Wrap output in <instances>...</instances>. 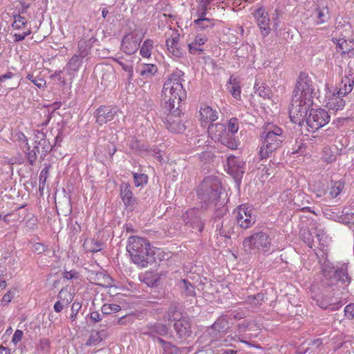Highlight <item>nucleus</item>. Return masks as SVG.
Segmentation results:
<instances>
[{
  "label": "nucleus",
  "instance_id": "f257e3e1",
  "mask_svg": "<svg viewBox=\"0 0 354 354\" xmlns=\"http://www.w3.org/2000/svg\"><path fill=\"white\" fill-rule=\"evenodd\" d=\"M352 281L348 273V265L343 263L335 267L333 263L326 260L321 266L320 288L332 294V297L316 295L313 299L316 304L324 310L335 311L343 306L342 295Z\"/></svg>",
  "mask_w": 354,
  "mask_h": 354
},
{
  "label": "nucleus",
  "instance_id": "f03ea898",
  "mask_svg": "<svg viewBox=\"0 0 354 354\" xmlns=\"http://www.w3.org/2000/svg\"><path fill=\"white\" fill-rule=\"evenodd\" d=\"M183 75L184 73L180 70L174 71L165 82L162 91L164 109L168 112L163 122L169 131L176 133L185 130V125L180 119L182 101L186 97L182 84Z\"/></svg>",
  "mask_w": 354,
  "mask_h": 354
},
{
  "label": "nucleus",
  "instance_id": "7ed1b4c3",
  "mask_svg": "<svg viewBox=\"0 0 354 354\" xmlns=\"http://www.w3.org/2000/svg\"><path fill=\"white\" fill-rule=\"evenodd\" d=\"M313 82L304 73H301L293 91L289 108V116L295 124L301 123L313 105Z\"/></svg>",
  "mask_w": 354,
  "mask_h": 354
},
{
  "label": "nucleus",
  "instance_id": "20e7f679",
  "mask_svg": "<svg viewBox=\"0 0 354 354\" xmlns=\"http://www.w3.org/2000/svg\"><path fill=\"white\" fill-rule=\"evenodd\" d=\"M222 187L216 176H207L198 185L196 194L201 208L205 210L213 209L214 216L220 218L226 214L227 207L221 199Z\"/></svg>",
  "mask_w": 354,
  "mask_h": 354
},
{
  "label": "nucleus",
  "instance_id": "39448f33",
  "mask_svg": "<svg viewBox=\"0 0 354 354\" xmlns=\"http://www.w3.org/2000/svg\"><path fill=\"white\" fill-rule=\"evenodd\" d=\"M127 250L132 261L144 268L155 262V252L149 242L142 237L131 236L128 239Z\"/></svg>",
  "mask_w": 354,
  "mask_h": 354
},
{
  "label": "nucleus",
  "instance_id": "423d86ee",
  "mask_svg": "<svg viewBox=\"0 0 354 354\" xmlns=\"http://www.w3.org/2000/svg\"><path fill=\"white\" fill-rule=\"evenodd\" d=\"M286 136L283 130L273 124H268L260 135V149L259 155L261 159L268 158L274 151L281 147Z\"/></svg>",
  "mask_w": 354,
  "mask_h": 354
},
{
  "label": "nucleus",
  "instance_id": "0eeeda50",
  "mask_svg": "<svg viewBox=\"0 0 354 354\" xmlns=\"http://www.w3.org/2000/svg\"><path fill=\"white\" fill-rule=\"evenodd\" d=\"M271 245V239L269 235L261 230L255 231L253 234L246 237L243 242L245 251L250 253L252 250H261L263 252L268 251Z\"/></svg>",
  "mask_w": 354,
  "mask_h": 354
},
{
  "label": "nucleus",
  "instance_id": "6e6552de",
  "mask_svg": "<svg viewBox=\"0 0 354 354\" xmlns=\"http://www.w3.org/2000/svg\"><path fill=\"white\" fill-rule=\"evenodd\" d=\"M305 118V120L300 124L299 126H302L304 122L306 123L313 131L319 129L329 122L330 116L328 112L323 109H311L309 114Z\"/></svg>",
  "mask_w": 354,
  "mask_h": 354
},
{
  "label": "nucleus",
  "instance_id": "1a4fd4ad",
  "mask_svg": "<svg viewBox=\"0 0 354 354\" xmlns=\"http://www.w3.org/2000/svg\"><path fill=\"white\" fill-rule=\"evenodd\" d=\"M96 122L102 125L111 121H119L120 117H123L122 112L117 106H100L95 111Z\"/></svg>",
  "mask_w": 354,
  "mask_h": 354
},
{
  "label": "nucleus",
  "instance_id": "9d476101",
  "mask_svg": "<svg viewBox=\"0 0 354 354\" xmlns=\"http://www.w3.org/2000/svg\"><path fill=\"white\" fill-rule=\"evenodd\" d=\"M235 222L239 227L246 230L256 222V216L252 214V209L242 204L233 211Z\"/></svg>",
  "mask_w": 354,
  "mask_h": 354
},
{
  "label": "nucleus",
  "instance_id": "9b49d317",
  "mask_svg": "<svg viewBox=\"0 0 354 354\" xmlns=\"http://www.w3.org/2000/svg\"><path fill=\"white\" fill-rule=\"evenodd\" d=\"M34 149L39 155L41 159H44L48 152L53 149L50 138L42 131H37L35 133Z\"/></svg>",
  "mask_w": 354,
  "mask_h": 354
},
{
  "label": "nucleus",
  "instance_id": "f8f14e48",
  "mask_svg": "<svg viewBox=\"0 0 354 354\" xmlns=\"http://www.w3.org/2000/svg\"><path fill=\"white\" fill-rule=\"evenodd\" d=\"M169 329V327L162 323L151 322L142 329V334L151 337L158 343V339H162L161 337L167 335Z\"/></svg>",
  "mask_w": 354,
  "mask_h": 354
},
{
  "label": "nucleus",
  "instance_id": "ddd939ff",
  "mask_svg": "<svg viewBox=\"0 0 354 354\" xmlns=\"http://www.w3.org/2000/svg\"><path fill=\"white\" fill-rule=\"evenodd\" d=\"M174 328L181 341L186 340L192 335L191 322L187 315L180 317V319L176 320Z\"/></svg>",
  "mask_w": 354,
  "mask_h": 354
},
{
  "label": "nucleus",
  "instance_id": "4468645a",
  "mask_svg": "<svg viewBox=\"0 0 354 354\" xmlns=\"http://www.w3.org/2000/svg\"><path fill=\"white\" fill-rule=\"evenodd\" d=\"M88 55V49L83 44H79L78 51L68 62L66 69L70 72H77L80 69L84 58Z\"/></svg>",
  "mask_w": 354,
  "mask_h": 354
},
{
  "label": "nucleus",
  "instance_id": "2eb2a0df",
  "mask_svg": "<svg viewBox=\"0 0 354 354\" xmlns=\"http://www.w3.org/2000/svg\"><path fill=\"white\" fill-rule=\"evenodd\" d=\"M120 194L122 202L127 208L134 209L138 204L137 198L133 196L131 185L128 183L122 182L120 186Z\"/></svg>",
  "mask_w": 354,
  "mask_h": 354
},
{
  "label": "nucleus",
  "instance_id": "dca6fc26",
  "mask_svg": "<svg viewBox=\"0 0 354 354\" xmlns=\"http://www.w3.org/2000/svg\"><path fill=\"white\" fill-rule=\"evenodd\" d=\"M227 163L228 166V174L232 175L236 181L241 180L245 172L244 162L235 156H230L227 159Z\"/></svg>",
  "mask_w": 354,
  "mask_h": 354
},
{
  "label": "nucleus",
  "instance_id": "f3484780",
  "mask_svg": "<svg viewBox=\"0 0 354 354\" xmlns=\"http://www.w3.org/2000/svg\"><path fill=\"white\" fill-rule=\"evenodd\" d=\"M185 225L193 230L201 232L204 228V223L200 216L196 215L195 209L187 211L183 216Z\"/></svg>",
  "mask_w": 354,
  "mask_h": 354
},
{
  "label": "nucleus",
  "instance_id": "a211bd4d",
  "mask_svg": "<svg viewBox=\"0 0 354 354\" xmlns=\"http://www.w3.org/2000/svg\"><path fill=\"white\" fill-rule=\"evenodd\" d=\"M254 17L257 19V23L261 33L263 36H266L270 31V19L268 14L263 8H258L254 12Z\"/></svg>",
  "mask_w": 354,
  "mask_h": 354
},
{
  "label": "nucleus",
  "instance_id": "6ab92c4d",
  "mask_svg": "<svg viewBox=\"0 0 354 354\" xmlns=\"http://www.w3.org/2000/svg\"><path fill=\"white\" fill-rule=\"evenodd\" d=\"M333 41L336 44L337 51L340 52L342 55H348L350 58L354 57V41L353 39H333Z\"/></svg>",
  "mask_w": 354,
  "mask_h": 354
},
{
  "label": "nucleus",
  "instance_id": "aec40b11",
  "mask_svg": "<svg viewBox=\"0 0 354 354\" xmlns=\"http://www.w3.org/2000/svg\"><path fill=\"white\" fill-rule=\"evenodd\" d=\"M208 133L212 140L219 142L228 133V131L224 124L216 123L211 124L208 127Z\"/></svg>",
  "mask_w": 354,
  "mask_h": 354
},
{
  "label": "nucleus",
  "instance_id": "412c9836",
  "mask_svg": "<svg viewBox=\"0 0 354 354\" xmlns=\"http://www.w3.org/2000/svg\"><path fill=\"white\" fill-rule=\"evenodd\" d=\"M341 94L333 93L331 95L327 97V102L326 106L330 111H333L336 113L339 110H342L345 106V100L342 98Z\"/></svg>",
  "mask_w": 354,
  "mask_h": 354
},
{
  "label": "nucleus",
  "instance_id": "4be33fe9",
  "mask_svg": "<svg viewBox=\"0 0 354 354\" xmlns=\"http://www.w3.org/2000/svg\"><path fill=\"white\" fill-rule=\"evenodd\" d=\"M139 47V43L136 37L131 35H125L122 41L121 50L127 55L135 53Z\"/></svg>",
  "mask_w": 354,
  "mask_h": 354
},
{
  "label": "nucleus",
  "instance_id": "5701e85b",
  "mask_svg": "<svg viewBox=\"0 0 354 354\" xmlns=\"http://www.w3.org/2000/svg\"><path fill=\"white\" fill-rule=\"evenodd\" d=\"M294 204L299 209L301 212H308L315 213L310 207L307 205L310 204V196L304 192H299L297 193L293 198Z\"/></svg>",
  "mask_w": 354,
  "mask_h": 354
},
{
  "label": "nucleus",
  "instance_id": "b1692460",
  "mask_svg": "<svg viewBox=\"0 0 354 354\" xmlns=\"http://www.w3.org/2000/svg\"><path fill=\"white\" fill-rule=\"evenodd\" d=\"M179 35L172 38H168L166 40V46L170 53L176 57H181L183 56L184 50L179 45Z\"/></svg>",
  "mask_w": 354,
  "mask_h": 354
},
{
  "label": "nucleus",
  "instance_id": "393cba45",
  "mask_svg": "<svg viewBox=\"0 0 354 354\" xmlns=\"http://www.w3.org/2000/svg\"><path fill=\"white\" fill-rule=\"evenodd\" d=\"M229 328L228 321L224 317H221L212 325L209 334L216 337L219 333H226Z\"/></svg>",
  "mask_w": 354,
  "mask_h": 354
},
{
  "label": "nucleus",
  "instance_id": "a878e982",
  "mask_svg": "<svg viewBox=\"0 0 354 354\" xmlns=\"http://www.w3.org/2000/svg\"><path fill=\"white\" fill-rule=\"evenodd\" d=\"M180 313V304L173 301L169 304L167 310L165 313L164 319L169 322H174L180 319V317H184Z\"/></svg>",
  "mask_w": 354,
  "mask_h": 354
},
{
  "label": "nucleus",
  "instance_id": "bb28decb",
  "mask_svg": "<svg viewBox=\"0 0 354 354\" xmlns=\"http://www.w3.org/2000/svg\"><path fill=\"white\" fill-rule=\"evenodd\" d=\"M354 85V76L353 74L345 75L342 79L339 84L338 94H341L344 96L351 92Z\"/></svg>",
  "mask_w": 354,
  "mask_h": 354
},
{
  "label": "nucleus",
  "instance_id": "cd10ccee",
  "mask_svg": "<svg viewBox=\"0 0 354 354\" xmlns=\"http://www.w3.org/2000/svg\"><path fill=\"white\" fill-rule=\"evenodd\" d=\"M200 116L203 122H213L218 118L216 111H214L209 106L204 104L201 107Z\"/></svg>",
  "mask_w": 354,
  "mask_h": 354
},
{
  "label": "nucleus",
  "instance_id": "c85d7f7f",
  "mask_svg": "<svg viewBox=\"0 0 354 354\" xmlns=\"http://www.w3.org/2000/svg\"><path fill=\"white\" fill-rule=\"evenodd\" d=\"M227 84H229L227 86V89L233 97L236 100H240L241 88L239 84V81L237 78L230 76Z\"/></svg>",
  "mask_w": 354,
  "mask_h": 354
},
{
  "label": "nucleus",
  "instance_id": "c756f323",
  "mask_svg": "<svg viewBox=\"0 0 354 354\" xmlns=\"http://www.w3.org/2000/svg\"><path fill=\"white\" fill-rule=\"evenodd\" d=\"M140 71V75L145 80L151 79L158 71V67L152 64H143Z\"/></svg>",
  "mask_w": 354,
  "mask_h": 354
},
{
  "label": "nucleus",
  "instance_id": "7c9ffc66",
  "mask_svg": "<svg viewBox=\"0 0 354 354\" xmlns=\"http://www.w3.org/2000/svg\"><path fill=\"white\" fill-rule=\"evenodd\" d=\"M315 13L316 14V25L324 24L330 19V16L327 6L317 8L315 10Z\"/></svg>",
  "mask_w": 354,
  "mask_h": 354
},
{
  "label": "nucleus",
  "instance_id": "2f4dec72",
  "mask_svg": "<svg viewBox=\"0 0 354 354\" xmlns=\"http://www.w3.org/2000/svg\"><path fill=\"white\" fill-rule=\"evenodd\" d=\"M158 344L162 349V354H181L180 349L170 342L158 339Z\"/></svg>",
  "mask_w": 354,
  "mask_h": 354
},
{
  "label": "nucleus",
  "instance_id": "473e14b6",
  "mask_svg": "<svg viewBox=\"0 0 354 354\" xmlns=\"http://www.w3.org/2000/svg\"><path fill=\"white\" fill-rule=\"evenodd\" d=\"M180 287L186 297H195L196 292L194 286L187 279H181L180 282Z\"/></svg>",
  "mask_w": 354,
  "mask_h": 354
},
{
  "label": "nucleus",
  "instance_id": "72a5a7b5",
  "mask_svg": "<svg viewBox=\"0 0 354 354\" xmlns=\"http://www.w3.org/2000/svg\"><path fill=\"white\" fill-rule=\"evenodd\" d=\"M265 295L262 292L256 295H249L246 298V302L253 307H257L262 305L264 301Z\"/></svg>",
  "mask_w": 354,
  "mask_h": 354
},
{
  "label": "nucleus",
  "instance_id": "f704fd0d",
  "mask_svg": "<svg viewBox=\"0 0 354 354\" xmlns=\"http://www.w3.org/2000/svg\"><path fill=\"white\" fill-rule=\"evenodd\" d=\"M22 136L25 138V140H26V145H27V152H26V158H27V160L28 162V163L30 165H34L36 160H37V155L38 154V152H37L36 151V149H34L33 147H31L30 146L28 145V140L26 138L24 134H21Z\"/></svg>",
  "mask_w": 354,
  "mask_h": 354
},
{
  "label": "nucleus",
  "instance_id": "c9c22d12",
  "mask_svg": "<svg viewBox=\"0 0 354 354\" xmlns=\"http://www.w3.org/2000/svg\"><path fill=\"white\" fill-rule=\"evenodd\" d=\"M254 88L255 90V93H258L259 96L263 97V98L269 97L270 91L269 87L266 86L264 83H260L257 80Z\"/></svg>",
  "mask_w": 354,
  "mask_h": 354
},
{
  "label": "nucleus",
  "instance_id": "e433bc0d",
  "mask_svg": "<svg viewBox=\"0 0 354 354\" xmlns=\"http://www.w3.org/2000/svg\"><path fill=\"white\" fill-rule=\"evenodd\" d=\"M209 3L210 0H200L196 9L195 15L198 18L205 17Z\"/></svg>",
  "mask_w": 354,
  "mask_h": 354
},
{
  "label": "nucleus",
  "instance_id": "4c0bfd02",
  "mask_svg": "<svg viewBox=\"0 0 354 354\" xmlns=\"http://www.w3.org/2000/svg\"><path fill=\"white\" fill-rule=\"evenodd\" d=\"M219 142L230 149H236L238 147V142L234 138L233 134H230L229 132L219 141Z\"/></svg>",
  "mask_w": 354,
  "mask_h": 354
},
{
  "label": "nucleus",
  "instance_id": "58836bf2",
  "mask_svg": "<svg viewBox=\"0 0 354 354\" xmlns=\"http://www.w3.org/2000/svg\"><path fill=\"white\" fill-rule=\"evenodd\" d=\"M194 23L201 29L213 28L214 26V20L207 17L198 18L194 21Z\"/></svg>",
  "mask_w": 354,
  "mask_h": 354
},
{
  "label": "nucleus",
  "instance_id": "ea45409f",
  "mask_svg": "<svg viewBox=\"0 0 354 354\" xmlns=\"http://www.w3.org/2000/svg\"><path fill=\"white\" fill-rule=\"evenodd\" d=\"M308 345L310 346L306 349H304L302 347L299 348L298 350L299 353L303 354H312L315 348H318L321 345H322V340L321 339L312 340Z\"/></svg>",
  "mask_w": 354,
  "mask_h": 354
},
{
  "label": "nucleus",
  "instance_id": "a19ab883",
  "mask_svg": "<svg viewBox=\"0 0 354 354\" xmlns=\"http://www.w3.org/2000/svg\"><path fill=\"white\" fill-rule=\"evenodd\" d=\"M153 42L151 39H147L140 48V53L143 57H149L151 55Z\"/></svg>",
  "mask_w": 354,
  "mask_h": 354
},
{
  "label": "nucleus",
  "instance_id": "79ce46f5",
  "mask_svg": "<svg viewBox=\"0 0 354 354\" xmlns=\"http://www.w3.org/2000/svg\"><path fill=\"white\" fill-rule=\"evenodd\" d=\"M121 310L120 306L115 304H105L102 306V315H111L119 312Z\"/></svg>",
  "mask_w": 354,
  "mask_h": 354
},
{
  "label": "nucleus",
  "instance_id": "37998d69",
  "mask_svg": "<svg viewBox=\"0 0 354 354\" xmlns=\"http://www.w3.org/2000/svg\"><path fill=\"white\" fill-rule=\"evenodd\" d=\"M344 187V183L341 181H336L333 183L329 191V195L332 198L337 197Z\"/></svg>",
  "mask_w": 354,
  "mask_h": 354
},
{
  "label": "nucleus",
  "instance_id": "c03bdc74",
  "mask_svg": "<svg viewBox=\"0 0 354 354\" xmlns=\"http://www.w3.org/2000/svg\"><path fill=\"white\" fill-rule=\"evenodd\" d=\"M57 299L58 301L64 302V304L69 305V304L73 301V297L67 290L62 289L57 295Z\"/></svg>",
  "mask_w": 354,
  "mask_h": 354
},
{
  "label": "nucleus",
  "instance_id": "a18cd8bd",
  "mask_svg": "<svg viewBox=\"0 0 354 354\" xmlns=\"http://www.w3.org/2000/svg\"><path fill=\"white\" fill-rule=\"evenodd\" d=\"M50 165H45L39 174V189H44L46 181L49 176Z\"/></svg>",
  "mask_w": 354,
  "mask_h": 354
},
{
  "label": "nucleus",
  "instance_id": "49530a36",
  "mask_svg": "<svg viewBox=\"0 0 354 354\" xmlns=\"http://www.w3.org/2000/svg\"><path fill=\"white\" fill-rule=\"evenodd\" d=\"M50 133L54 136L53 147L55 148L57 145H59L63 140V133L60 129H51Z\"/></svg>",
  "mask_w": 354,
  "mask_h": 354
},
{
  "label": "nucleus",
  "instance_id": "de8ad7c7",
  "mask_svg": "<svg viewBox=\"0 0 354 354\" xmlns=\"http://www.w3.org/2000/svg\"><path fill=\"white\" fill-rule=\"evenodd\" d=\"M26 78L31 81L39 88H43L46 86V81L41 77L29 73L26 76Z\"/></svg>",
  "mask_w": 354,
  "mask_h": 354
},
{
  "label": "nucleus",
  "instance_id": "09e8293b",
  "mask_svg": "<svg viewBox=\"0 0 354 354\" xmlns=\"http://www.w3.org/2000/svg\"><path fill=\"white\" fill-rule=\"evenodd\" d=\"M133 181H134V185L136 187L143 186L144 185L147 184V183L148 181V176H147V175H146L145 174L134 173L133 174Z\"/></svg>",
  "mask_w": 354,
  "mask_h": 354
},
{
  "label": "nucleus",
  "instance_id": "8fccbe9b",
  "mask_svg": "<svg viewBox=\"0 0 354 354\" xmlns=\"http://www.w3.org/2000/svg\"><path fill=\"white\" fill-rule=\"evenodd\" d=\"M27 24V20L20 15H14V22L12 26L14 28L19 29Z\"/></svg>",
  "mask_w": 354,
  "mask_h": 354
},
{
  "label": "nucleus",
  "instance_id": "3c124183",
  "mask_svg": "<svg viewBox=\"0 0 354 354\" xmlns=\"http://www.w3.org/2000/svg\"><path fill=\"white\" fill-rule=\"evenodd\" d=\"M102 341L95 330H92L88 339L86 342V346L97 345Z\"/></svg>",
  "mask_w": 354,
  "mask_h": 354
},
{
  "label": "nucleus",
  "instance_id": "603ef678",
  "mask_svg": "<svg viewBox=\"0 0 354 354\" xmlns=\"http://www.w3.org/2000/svg\"><path fill=\"white\" fill-rule=\"evenodd\" d=\"M239 130V122L238 120L236 118H232L228 121V132L230 134H234L236 133Z\"/></svg>",
  "mask_w": 354,
  "mask_h": 354
},
{
  "label": "nucleus",
  "instance_id": "864d4df0",
  "mask_svg": "<svg viewBox=\"0 0 354 354\" xmlns=\"http://www.w3.org/2000/svg\"><path fill=\"white\" fill-rule=\"evenodd\" d=\"M81 308H82V305L79 302L75 301L72 304L71 314L70 315V319L72 322H73L74 321L76 320L77 313H78L79 310L81 309Z\"/></svg>",
  "mask_w": 354,
  "mask_h": 354
},
{
  "label": "nucleus",
  "instance_id": "5fc2aeb1",
  "mask_svg": "<svg viewBox=\"0 0 354 354\" xmlns=\"http://www.w3.org/2000/svg\"><path fill=\"white\" fill-rule=\"evenodd\" d=\"M102 242L98 240H91L88 250L93 253L100 251L102 248Z\"/></svg>",
  "mask_w": 354,
  "mask_h": 354
},
{
  "label": "nucleus",
  "instance_id": "6e6d98bb",
  "mask_svg": "<svg viewBox=\"0 0 354 354\" xmlns=\"http://www.w3.org/2000/svg\"><path fill=\"white\" fill-rule=\"evenodd\" d=\"M342 222L346 225L354 227V213H346L341 217Z\"/></svg>",
  "mask_w": 354,
  "mask_h": 354
},
{
  "label": "nucleus",
  "instance_id": "4d7b16f0",
  "mask_svg": "<svg viewBox=\"0 0 354 354\" xmlns=\"http://www.w3.org/2000/svg\"><path fill=\"white\" fill-rule=\"evenodd\" d=\"M344 315L348 319L354 318V304H349L344 308Z\"/></svg>",
  "mask_w": 354,
  "mask_h": 354
},
{
  "label": "nucleus",
  "instance_id": "13d9d810",
  "mask_svg": "<svg viewBox=\"0 0 354 354\" xmlns=\"http://www.w3.org/2000/svg\"><path fill=\"white\" fill-rule=\"evenodd\" d=\"M14 296H15V292L11 290H9L7 293H6L3 295V297L2 298V301H1V304L2 305H8L12 301V299L14 298Z\"/></svg>",
  "mask_w": 354,
  "mask_h": 354
},
{
  "label": "nucleus",
  "instance_id": "bf43d9fd",
  "mask_svg": "<svg viewBox=\"0 0 354 354\" xmlns=\"http://www.w3.org/2000/svg\"><path fill=\"white\" fill-rule=\"evenodd\" d=\"M32 250L37 254H42L47 250V246L41 243H36L33 245Z\"/></svg>",
  "mask_w": 354,
  "mask_h": 354
},
{
  "label": "nucleus",
  "instance_id": "052dcab7",
  "mask_svg": "<svg viewBox=\"0 0 354 354\" xmlns=\"http://www.w3.org/2000/svg\"><path fill=\"white\" fill-rule=\"evenodd\" d=\"M133 322V317L130 315H123L118 319L117 324L119 325H127Z\"/></svg>",
  "mask_w": 354,
  "mask_h": 354
},
{
  "label": "nucleus",
  "instance_id": "680f3d73",
  "mask_svg": "<svg viewBox=\"0 0 354 354\" xmlns=\"http://www.w3.org/2000/svg\"><path fill=\"white\" fill-rule=\"evenodd\" d=\"M79 277V273L75 270L65 271L64 272V278L68 280L73 279H77Z\"/></svg>",
  "mask_w": 354,
  "mask_h": 354
},
{
  "label": "nucleus",
  "instance_id": "e2e57ef3",
  "mask_svg": "<svg viewBox=\"0 0 354 354\" xmlns=\"http://www.w3.org/2000/svg\"><path fill=\"white\" fill-rule=\"evenodd\" d=\"M23 331L21 330H16L13 336H12V342L15 344H17L19 342L21 341V338H22V336H23Z\"/></svg>",
  "mask_w": 354,
  "mask_h": 354
},
{
  "label": "nucleus",
  "instance_id": "0e129e2a",
  "mask_svg": "<svg viewBox=\"0 0 354 354\" xmlns=\"http://www.w3.org/2000/svg\"><path fill=\"white\" fill-rule=\"evenodd\" d=\"M104 315L100 314L97 311H93L90 313V319L93 322H98L101 321Z\"/></svg>",
  "mask_w": 354,
  "mask_h": 354
},
{
  "label": "nucleus",
  "instance_id": "69168bd1",
  "mask_svg": "<svg viewBox=\"0 0 354 354\" xmlns=\"http://www.w3.org/2000/svg\"><path fill=\"white\" fill-rule=\"evenodd\" d=\"M31 30H28L26 32H24L23 33H16L14 35L15 37V41H21L24 40L26 37L30 35Z\"/></svg>",
  "mask_w": 354,
  "mask_h": 354
},
{
  "label": "nucleus",
  "instance_id": "338daca9",
  "mask_svg": "<svg viewBox=\"0 0 354 354\" xmlns=\"http://www.w3.org/2000/svg\"><path fill=\"white\" fill-rule=\"evenodd\" d=\"M64 302H62L60 301H57L55 304H54L53 309L56 313H60L62 310L65 308L67 307L68 304H64Z\"/></svg>",
  "mask_w": 354,
  "mask_h": 354
},
{
  "label": "nucleus",
  "instance_id": "774afa93",
  "mask_svg": "<svg viewBox=\"0 0 354 354\" xmlns=\"http://www.w3.org/2000/svg\"><path fill=\"white\" fill-rule=\"evenodd\" d=\"M95 331L99 335L100 338L101 339L102 341L104 340L109 335L107 328L105 326H104L103 328H101Z\"/></svg>",
  "mask_w": 354,
  "mask_h": 354
}]
</instances>
